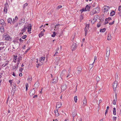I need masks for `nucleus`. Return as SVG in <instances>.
I'll return each instance as SVG.
<instances>
[{
    "label": "nucleus",
    "instance_id": "1",
    "mask_svg": "<svg viewBox=\"0 0 121 121\" xmlns=\"http://www.w3.org/2000/svg\"><path fill=\"white\" fill-rule=\"evenodd\" d=\"M62 25L59 24H56L54 26V28H55L54 30L56 32H58V31L59 30V29L60 28V27Z\"/></svg>",
    "mask_w": 121,
    "mask_h": 121
},
{
    "label": "nucleus",
    "instance_id": "2",
    "mask_svg": "<svg viewBox=\"0 0 121 121\" xmlns=\"http://www.w3.org/2000/svg\"><path fill=\"white\" fill-rule=\"evenodd\" d=\"M77 46L76 43H73L71 46V49L72 51L75 50L77 48Z\"/></svg>",
    "mask_w": 121,
    "mask_h": 121
},
{
    "label": "nucleus",
    "instance_id": "3",
    "mask_svg": "<svg viewBox=\"0 0 121 121\" xmlns=\"http://www.w3.org/2000/svg\"><path fill=\"white\" fill-rule=\"evenodd\" d=\"M4 36L5 38V40L9 41L11 40V38L9 36V35L8 34H7L6 35Z\"/></svg>",
    "mask_w": 121,
    "mask_h": 121
},
{
    "label": "nucleus",
    "instance_id": "4",
    "mask_svg": "<svg viewBox=\"0 0 121 121\" xmlns=\"http://www.w3.org/2000/svg\"><path fill=\"white\" fill-rule=\"evenodd\" d=\"M25 23V19L23 17L22 18L20 19L19 21V24L20 25H23V24Z\"/></svg>",
    "mask_w": 121,
    "mask_h": 121
},
{
    "label": "nucleus",
    "instance_id": "5",
    "mask_svg": "<svg viewBox=\"0 0 121 121\" xmlns=\"http://www.w3.org/2000/svg\"><path fill=\"white\" fill-rule=\"evenodd\" d=\"M110 52V49L108 47H107L106 50V56L107 57H109V56Z\"/></svg>",
    "mask_w": 121,
    "mask_h": 121
},
{
    "label": "nucleus",
    "instance_id": "6",
    "mask_svg": "<svg viewBox=\"0 0 121 121\" xmlns=\"http://www.w3.org/2000/svg\"><path fill=\"white\" fill-rule=\"evenodd\" d=\"M9 7V5L7 3H6L5 4V7H4V12L7 13V10L8 7Z\"/></svg>",
    "mask_w": 121,
    "mask_h": 121
},
{
    "label": "nucleus",
    "instance_id": "7",
    "mask_svg": "<svg viewBox=\"0 0 121 121\" xmlns=\"http://www.w3.org/2000/svg\"><path fill=\"white\" fill-rule=\"evenodd\" d=\"M117 82L116 81H115L113 83L112 86L114 90L116 89V88L117 87Z\"/></svg>",
    "mask_w": 121,
    "mask_h": 121
},
{
    "label": "nucleus",
    "instance_id": "8",
    "mask_svg": "<svg viewBox=\"0 0 121 121\" xmlns=\"http://www.w3.org/2000/svg\"><path fill=\"white\" fill-rule=\"evenodd\" d=\"M89 24L86 25V27L85 28L84 30H85V36H86V34L87 33L88 30L89 29Z\"/></svg>",
    "mask_w": 121,
    "mask_h": 121
},
{
    "label": "nucleus",
    "instance_id": "9",
    "mask_svg": "<svg viewBox=\"0 0 121 121\" xmlns=\"http://www.w3.org/2000/svg\"><path fill=\"white\" fill-rule=\"evenodd\" d=\"M35 88H33L32 90H31L30 93V96H32L35 93Z\"/></svg>",
    "mask_w": 121,
    "mask_h": 121
},
{
    "label": "nucleus",
    "instance_id": "10",
    "mask_svg": "<svg viewBox=\"0 0 121 121\" xmlns=\"http://www.w3.org/2000/svg\"><path fill=\"white\" fill-rule=\"evenodd\" d=\"M0 24L2 26H5L6 25L5 23L4 20L3 19H1L0 20Z\"/></svg>",
    "mask_w": 121,
    "mask_h": 121
},
{
    "label": "nucleus",
    "instance_id": "11",
    "mask_svg": "<svg viewBox=\"0 0 121 121\" xmlns=\"http://www.w3.org/2000/svg\"><path fill=\"white\" fill-rule=\"evenodd\" d=\"M62 105V104L60 102H57L56 104V108H60L61 106Z\"/></svg>",
    "mask_w": 121,
    "mask_h": 121
},
{
    "label": "nucleus",
    "instance_id": "12",
    "mask_svg": "<svg viewBox=\"0 0 121 121\" xmlns=\"http://www.w3.org/2000/svg\"><path fill=\"white\" fill-rule=\"evenodd\" d=\"M58 81V80L56 77H54V78L52 80V83H56Z\"/></svg>",
    "mask_w": 121,
    "mask_h": 121
},
{
    "label": "nucleus",
    "instance_id": "13",
    "mask_svg": "<svg viewBox=\"0 0 121 121\" xmlns=\"http://www.w3.org/2000/svg\"><path fill=\"white\" fill-rule=\"evenodd\" d=\"M66 73V70L65 69H64L61 72L60 76H62L64 75Z\"/></svg>",
    "mask_w": 121,
    "mask_h": 121
},
{
    "label": "nucleus",
    "instance_id": "14",
    "mask_svg": "<svg viewBox=\"0 0 121 121\" xmlns=\"http://www.w3.org/2000/svg\"><path fill=\"white\" fill-rule=\"evenodd\" d=\"M27 26V31L29 32L30 31L31 29V24H29Z\"/></svg>",
    "mask_w": 121,
    "mask_h": 121
},
{
    "label": "nucleus",
    "instance_id": "15",
    "mask_svg": "<svg viewBox=\"0 0 121 121\" xmlns=\"http://www.w3.org/2000/svg\"><path fill=\"white\" fill-rule=\"evenodd\" d=\"M97 13V11L96 10H94L93 9L92 11H91L90 13V14L91 15H93L95 13Z\"/></svg>",
    "mask_w": 121,
    "mask_h": 121
},
{
    "label": "nucleus",
    "instance_id": "16",
    "mask_svg": "<svg viewBox=\"0 0 121 121\" xmlns=\"http://www.w3.org/2000/svg\"><path fill=\"white\" fill-rule=\"evenodd\" d=\"M61 90L64 91L65 90L67 87V85L65 84H64L62 86Z\"/></svg>",
    "mask_w": 121,
    "mask_h": 121
},
{
    "label": "nucleus",
    "instance_id": "17",
    "mask_svg": "<svg viewBox=\"0 0 121 121\" xmlns=\"http://www.w3.org/2000/svg\"><path fill=\"white\" fill-rule=\"evenodd\" d=\"M27 28V26H26V25L25 26H24V27L23 29H22V34H23V33H24V32H25L26 31V30Z\"/></svg>",
    "mask_w": 121,
    "mask_h": 121
},
{
    "label": "nucleus",
    "instance_id": "18",
    "mask_svg": "<svg viewBox=\"0 0 121 121\" xmlns=\"http://www.w3.org/2000/svg\"><path fill=\"white\" fill-rule=\"evenodd\" d=\"M109 9V7L108 6H105L104 7V9L105 12L107 11H108Z\"/></svg>",
    "mask_w": 121,
    "mask_h": 121
},
{
    "label": "nucleus",
    "instance_id": "19",
    "mask_svg": "<svg viewBox=\"0 0 121 121\" xmlns=\"http://www.w3.org/2000/svg\"><path fill=\"white\" fill-rule=\"evenodd\" d=\"M8 23H9L11 24L12 23V18H9L8 20Z\"/></svg>",
    "mask_w": 121,
    "mask_h": 121
},
{
    "label": "nucleus",
    "instance_id": "20",
    "mask_svg": "<svg viewBox=\"0 0 121 121\" xmlns=\"http://www.w3.org/2000/svg\"><path fill=\"white\" fill-rule=\"evenodd\" d=\"M45 59V57H42L40 58L39 61L41 63H42L44 61Z\"/></svg>",
    "mask_w": 121,
    "mask_h": 121
},
{
    "label": "nucleus",
    "instance_id": "21",
    "mask_svg": "<svg viewBox=\"0 0 121 121\" xmlns=\"http://www.w3.org/2000/svg\"><path fill=\"white\" fill-rule=\"evenodd\" d=\"M54 112L56 116L58 117L59 115V114L58 112L57 109L55 110Z\"/></svg>",
    "mask_w": 121,
    "mask_h": 121
},
{
    "label": "nucleus",
    "instance_id": "22",
    "mask_svg": "<svg viewBox=\"0 0 121 121\" xmlns=\"http://www.w3.org/2000/svg\"><path fill=\"white\" fill-rule=\"evenodd\" d=\"M83 105L84 106H85L86 105V99L85 98L84 99L83 101Z\"/></svg>",
    "mask_w": 121,
    "mask_h": 121
},
{
    "label": "nucleus",
    "instance_id": "23",
    "mask_svg": "<svg viewBox=\"0 0 121 121\" xmlns=\"http://www.w3.org/2000/svg\"><path fill=\"white\" fill-rule=\"evenodd\" d=\"M72 116L73 117V119L74 118V117H75L77 115V113H76V112H75V111H74V112H73L72 113Z\"/></svg>",
    "mask_w": 121,
    "mask_h": 121
},
{
    "label": "nucleus",
    "instance_id": "24",
    "mask_svg": "<svg viewBox=\"0 0 121 121\" xmlns=\"http://www.w3.org/2000/svg\"><path fill=\"white\" fill-rule=\"evenodd\" d=\"M111 35L110 34H108V37H107V39L108 40H110L111 39Z\"/></svg>",
    "mask_w": 121,
    "mask_h": 121
},
{
    "label": "nucleus",
    "instance_id": "25",
    "mask_svg": "<svg viewBox=\"0 0 121 121\" xmlns=\"http://www.w3.org/2000/svg\"><path fill=\"white\" fill-rule=\"evenodd\" d=\"M90 9V7L88 5H87L86 6V8L85 9V11H89Z\"/></svg>",
    "mask_w": 121,
    "mask_h": 121
},
{
    "label": "nucleus",
    "instance_id": "26",
    "mask_svg": "<svg viewBox=\"0 0 121 121\" xmlns=\"http://www.w3.org/2000/svg\"><path fill=\"white\" fill-rule=\"evenodd\" d=\"M39 85V84L38 83H36L34 85V87H35L36 88H37L38 87Z\"/></svg>",
    "mask_w": 121,
    "mask_h": 121
},
{
    "label": "nucleus",
    "instance_id": "27",
    "mask_svg": "<svg viewBox=\"0 0 121 121\" xmlns=\"http://www.w3.org/2000/svg\"><path fill=\"white\" fill-rule=\"evenodd\" d=\"M43 31L41 32L40 33L39 35V37H41L43 35Z\"/></svg>",
    "mask_w": 121,
    "mask_h": 121
},
{
    "label": "nucleus",
    "instance_id": "28",
    "mask_svg": "<svg viewBox=\"0 0 121 121\" xmlns=\"http://www.w3.org/2000/svg\"><path fill=\"white\" fill-rule=\"evenodd\" d=\"M4 26H2L0 28V31L1 32H4Z\"/></svg>",
    "mask_w": 121,
    "mask_h": 121
},
{
    "label": "nucleus",
    "instance_id": "29",
    "mask_svg": "<svg viewBox=\"0 0 121 121\" xmlns=\"http://www.w3.org/2000/svg\"><path fill=\"white\" fill-rule=\"evenodd\" d=\"M113 114L114 115H116V108H114L113 110Z\"/></svg>",
    "mask_w": 121,
    "mask_h": 121
},
{
    "label": "nucleus",
    "instance_id": "30",
    "mask_svg": "<svg viewBox=\"0 0 121 121\" xmlns=\"http://www.w3.org/2000/svg\"><path fill=\"white\" fill-rule=\"evenodd\" d=\"M115 13V11H112L110 13V15L112 16H113L114 15Z\"/></svg>",
    "mask_w": 121,
    "mask_h": 121
},
{
    "label": "nucleus",
    "instance_id": "31",
    "mask_svg": "<svg viewBox=\"0 0 121 121\" xmlns=\"http://www.w3.org/2000/svg\"><path fill=\"white\" fill-rule=\"evenodd\" d=\"M17 55H15L14 56V59L15 60V61H14V60H13L14 62H16V60L17 58Z\"/></svg>",
    "mask_w": 121,
    "mask_h": 121
},
{
    "label": "nucleus",
    "instance_id": "32",
    "mask_svg": "<svg viewBox=\"0 0 121 121\" xmlns=\"http://www.w3.org/2000/svg\"><path fill=\"white\" fill-rule=\"evenodd\" d=\"M106 29L105 28L101 29L100 30V31L102 32H104L106 30Z\"/></svg>",
    "mask_w": 121,
    "mask_h": 121
},
{
    "label": "nucleus",
    "instance_id": "33",
    "mask_svg": "<svg viewBox=\"0 0 121 121\" xmlns=\"http://www.w3.org/2000/svg\"><path fill=\"white\" fill-rule=\"evenodd\" d=\"M74 100L75 102L76 103L77 102V96H75L74 97Z\"/></svg>",
    "mask_w": 121,
    "mask_h": 121
},
{
    "label": "nucleus",
    "instance_id": "34",
    "mask_svg": "<svg viewBox=\"0 0 121 121\" xmlns=\"http://www.w3.org/2000/svg\"><path fill=\"white\" fill-rule=\"evenodd\" d=\"M70 71H69V73H68V74L67 76L66 77L67 78H68V77H72V75H71L70 73Z\"/></svg>",
    "mask_w": 121,
    "mask_h": 121
},
{
    "label": "nucleus",
    "instance_id": "35",
    "mask_svg": "<svg viewBox=\"0 0 121 121\" xmlns=\"http://www.w3.org/2000/svg\"><path fill=\"white\" fill-rule=\"evenodd\" d=\"M101 79V78H99L98 76H97L96 77V81L98 82L99 80H100Z\"/></svg>",
    "mask_w": 121,
    "mask_h": 121
},
{
    "label": "nucleus",
    "instance_id": "36",
    "mask_svg": "<svg viewBox=\"0 0 121 121\" xmlns=\"http://www.w3.org/2000/svg\"><path fill=\"white\" fill-rule=\"evenodd\" d=\"M94 10H96L97 11V13L98 12L99 10V8L98 7L95 8L93 9Z\"/></svg>",
    "mask_w": 121,
    "mask_h": 121
},
{
    "label": "nucleus",
    "instance_id": "37",
    "mask_svg": "<svg viewBox=\"0 0 121 121\" xmlns=\"http://www.w3.org/2000/svg\"><path fill=\"white\" fill-rule=\"evenodd\" d=\"M117 101V100L116 99H115L113 101V103L114 105H115L116 104V102Z\"/></svg>",
    "mask_w": 121,
    "mask_h": 121
},
{
    "label": "nucleus",
    "instance_id": "38",
    "mask_svg": "<svg viewBox=\"0 0 121 121\" xmlns=\"http://www.w3.org/2000/svg\"><path fill=\"white\" fill-rule=\"evenodd\" d=\"M31 78L29 76L27 78V80L28 81L30 82L31 80Z\"/></svg>",
    "mask_w": 121,
    "mask_h": 121
},
{
    "label": "nucleus",
    "instance_id": "39",
    "mask_svg": "<svg viewBox=\"0 0 121 121\" xmlns=\"http://www.w3.org/2000/svg\"><path fill=\"white\" fill-rule=\"evenodd\" d=\"M56 34V33L55 32H53V34L52 35V37H54Z\"/></svg>",
    "mask_w": 121,
    "mask_h": 121
},
{
    "label": "nucleus",
    "instance_id": "40",
    "mask_svg": "<svg viewBox=\"0 0 121 121\" xmlns=\"http://www.w3.org/2000/svg\"><path fill=\"white\" fill-rule=\"evenodd\" d=\"M78 72H79L80 73L81 72V71L82 70V69L81 68V67H80L79 68L78 67Z\"/></svg>",
    "mask_w": 121,
    "mask_h": 121
},
{
    "label": "nucleus",
    "instance_id": "41",
    "mask_svg": "<svg viewBox=\"0 0 121 121\" xmlns=\"http://www.w3.org/2000/svg\"><path fill=\"white\" fill-rule=\"evenodd\" d=\"M105 24H107L108 23V19H105Z\"/></svg>",
    "mask_w": 121,
    "mask_h": 121
},
{
    "label": "nucleus",
    "instance_id": "42",
    "mask_svg": "<svg viewBox=\"0 0 121 121\" xmlns=\"http://www.w3.org/2000/svg\"><path fill=\"white\" fill-rule=\"evenodd\" d=\"M97 59V57L96 56H95L94 58V62L92 64V65H93L94 64V63L95 62V61Z\"/></svg>",
    "mask_w": 121,
    "mask_h": 121
},
{
    "label": "nucleus",
    "instance_id": "43",
    "mask_svg": "<svg viewBox=\"0 0 121 121\" xmlns=\"http://www.w3.org/2000/svg\"><path fill=\"white\" fill-rule=\"evenodd\" d=\"M62 6L61 5H59L58 6L57 8V9H59L61 8H62Z\"/></svg>",
    "mask_w": 121,
    "mask_h": 121
},
{
    "label": "nucleus",
    "instance_id": "44",
    "mask_svg": "<svg viewBox=\"0 0 121 121\" xmlns=\"http://www.w3.org/2000/svg\"><path fill=\"white\" fill-rule=\"evenodd\" d=\"M28 5V4L27 3H26L25 4H24L23 6V8H25V7L27 6Z\"/></svg>",
    "mask_w": 121,
    "mask_h": 121
},
{
    "label": "nucleus",
    "instance_id": "45",
    "mask_svg": "<svg viewBox=\"0 0 121 121\" xmlns=\"http://www.w3.org/2000/svg\"><path fill=\"white\" fill-rule=\"evenodd\" d=\"M26 35H25L22 36V38L23 39H25L26 38Z\"/></svg>",
    "mask_w": 121,
    "mask_h": 121
},
{
    "label": "nucleus",
    "instance_id": "46",
    "mask_svg": "<svg viewBox=\"0 0 121 121\" xmlns=\"http://www.w3.org/2000/svg\"><path fill=\"white\" fill-rule=\"evenodd\" d=\"M59 52H56L55 53V54H54V56H58V54L59 53Z\"/></svg>",
    "mask_w": 121,
    "mask_h": 121
},
{
    "label": "nucleus",
    "instance_id": "47",
    "mask_svg": "<svg viewBox=\"0 0 121 121\" xmlns=\"http://www.w3.org/2000/svg\"><path fill=\"white\" fill-rule=\"evenodd\" d=\"M114 21H113L112 22L109 23V24L110 25H112L114 23Z\"/></svg>",
    "mask_w": 121,
    "mask_h": 121
},
{
    "label": "nucleus",
    "instance_id": "48",
    "mask_svg": "<svg viewBox=\"0 0 121 121\" xmlns=\"http://www.w3.org/2000/svg\"><path fill=\"white\" fill-rule=\"evenodd\" d=\"M26 88H28L29 87V85L27 83H26Z\"/></svg>",
    "mask_w": 121,
    "mask_h": 121
},
{
    "label": "nucleus",
    "instance_id": "49",
    "mask_svg": "<svg viewBox=\"0 0 121 121\" xmlns=\"http://www.w3.org/2000/svg\"><path fill=\"white\" fill-rule=\"evenodd\" d=\"M117 118L116 117H113L112 118L113 120H115L116 121V120Z\"/></svg>",
    "mask_w": 121,
    "mask_h": 121
},
{
    "label": "nucleus",
    "instance_id": "50",
    "mask_svg": "<svg viewBox=\"0 0 121 121\" xmlns=\"http://www.w3.org/2000/svg\"><path fill=\"white\" fill-rule=\"evenodd\" d=\"M30 48H28L26 50V51L25 52V53H26V52H27L28 51L30 50Z\"/></svg>",
    "mask_w": 121,
    "mask_h": 121
},
{
    "label": "nucleus",
    "instance_id": "51",
    "mask_svg": "<svg viewBox=\"0 0 121 121\" xmlns=\"http://www.w3.org/2000/svg\"><path fill=\"white\" fill-rule=\"evenodd\" d=\"M14 19L16 21H17V20L18 19V17L17 16H16L15 17Z\"/></svg>",
    "mask_w": 121,
    "mask_h": 121
},
{
    "label": "nucleus",
    "instance_id": "52",
    "mask_svg": "<svg viewBox=\"0 0 121 121\" xmlns=\"http://www.w3.org/2000/svg\"><path fill=\"white\" fill-rule=\"evenodd\" d=\"M18 23H17L16 24L15 26H14V27H17L18 26Z\"/></svg>",
    "mask_w": 121,
    "mask_h": 121
},
{
    "label": "nucleus",
    "instance_id": "53",
    "mask_svg": "<svg viewBox=\"0 0 121 121\" xmlns=\"http://www.w3.org/2000/svg\"><path fill=\"white\" fill-rule=\"evenodd\" d=\"M108 111V110H106L105 112V116L106 115V114L107 113Z\"/></svg>",
    "mask_w": 121,
    "mask_h": 121
},
{
    "label": "nucleus",
    "instance_id": "54",
    "mask_svg": "<svg viewBox=\"0 0 121 121\" xmlns=\"http://www.w3.org/2000/svg\"><path fill=\"white\" fill-rule=\"evenodd\" d=\"M102 102V100L101 99H100L99 101V104Z\"/></svg>",
    "mask_w": 121,
    "mask_h": 121
},
{
    "label": "nucleus",
    "instance_id": "55",
    "mask_svg": "<svg viewBox=\"0 0 121 121\" xmlns=\"http://www.w3.org/2000/svg\"><path fill=\"white\" fill-rule=\"evenodd\" d=\"M121 10V6H119L118 7V10L119 11H120Z\"/></svg>",
    "mask_w": 121,
    "mask_h": 121
},
{
    "label": "nucleus",
    "instance_id": "56",
    "mask_svg": "<svg viewBox=\"0 0 121 121\" xmlns=\"http://www.w3.org/2000/svg\"><path fill=\"white\" fill-rule=\"evenodd\" d=\"M23 70V69L22 68H20L19 69V71H20L22 72Z\"/></svg>",
    "mask_w": 121,
    "mask_h": 121
},
{
    "label": "nucleus",
    "instance_id": "57",
    "mask_svg": "<svg viewBox=\"0 0 121 121\" xmlns=\"http://www.w3.org/2000/svg\"><path fill=\"white\" fill-rule=\"evenodd\" d=\"M97 18H95V17L93 19V21H95V22L97 20Z\"/></svg>",
    "mask_w": 121,
    "mask_h": 121
},
{
    "label": "nucleus",
    "instance_id": "58",
    "mask_svg": "<svg viewBox=\"0 0 121 121\" xmlns=\"http://www.w3.org/2000/svg\"><path fill=\"white\" fill-rule=\"evenodd\" d=\"M4 47H0V50L3 49L4 48Z\"/></svg>",
    "mask_w": 121,
    "mask_h": 121
},
{
    "label": "nucleus",
    "instance_id": "59",
    "mask_svg": "<svg viewBox=\"0 0 121 121\" xmlns=\"http://www.w3.org/2000/svg\"><path fill=\"white\" fill-rule=\"evenodd\" d=\"M16 21L15 20H13V22H12V23H13V24H14V23Z\"/></svg>",
    "mask_w": 121,
    "mask_h": 121
},
{
    "label": "nucleus",
    "instance_id": "60",
    "mask_svg": "<svg viewBox=\"0 0 121 121\" xmlns=\"http://www.w3.org/2000/svg\"><path fill=\"white\" fill-rule=\"evenodd\" d=\"M13 81V80H10L9 81V83H10L11 85L12 84V81Z\"/></svg>",
    "mask_w": 121,
    "mask_h": 121
},
{
    "label": "nucleus",
    "instance_id": "61",
    "mask_svg": "<svg viewBox=\"0 0 121 121\" xmlns=\"http://www.w3.org/2000/svg\"><path fill=\"white\" fill-rule=\"evenodd\" d=\"M95 22V21H93V20L91 21V22L92 24H93Z\"/></svg>",
    "mask_w": 121,
    "mask_h": 121
},
{
    "label": "nucleus",
    "instance_id": "62",
    "mask_svg": "<svg viewBox=\"0 0 121 121\" xmlns=\"http://www.w3.org/2000/svg\"><path fill=\"white\" fill-rule=\"evenodd\" d=\"M107 19L108 21L111 20L112 19L111 17H109Z\"/></svg>",
    "mask_w": 121,
    "mask_h": 121
},
{
    "label": "nucleus",
    "instance_id": "63",
    "mask_svg": "<svg viewBox=\"0 0 121 121\" xmlns=\"http://www.w3.org/2000/svg\"><path fill=\"white\" fill-rule=\"evenodd\" d=\"M108 57H107V56H106V58H105V59L106 60H108Z\"/></svg>",
    "mask_w": 121,
    "mask_h": 121
},
{
    "label": "nucleus",
    "instance_id": "64",
    "mask_svg": "<svg viewBox=\"0 0 121 121\" xmlns=\"http://www.w3.org/2000/svg\"><path fill=\"white\" fill-rule=\"evenodd\" d=\"M19 41H20L21 42H23V40H22L21 38H20V39H19Z\"/></svg>",
    "mask_w": 121,
    "mask_h": 121
}]
</instances>
